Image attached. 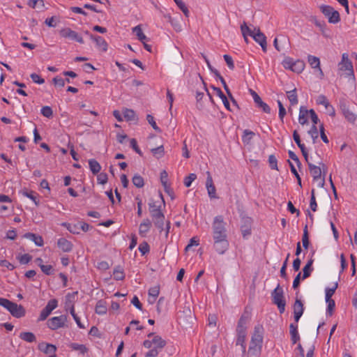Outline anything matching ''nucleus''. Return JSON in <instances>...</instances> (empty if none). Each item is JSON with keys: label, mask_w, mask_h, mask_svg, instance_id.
Wrapping results in <instances>:
<instances>
[{"label": "nucleus", "mask_w": 357, "mask_h": 357, "mask_svg": "<svg viewBox=\"0 0 357 357\" xmlns=\"http://www.w3.org/2000/svg\"><path fill=\"white\" fill-rule=\"evenodd\" d=\"M250 92L253 98V100H254L255 103L256 104V106L259 109H261L264 112H265L266 114H270V112H271L270 107L261 100V98L257 94V93L255 92L252 89H250Z\"/></svg>", "instance_id": "f8f14e48"}, {"label": "nucleus", "mask_w": 357, "mask_h": 357, "mask_svg": "<svg viewBox=\"0 0 357 357\" xmlns=\"http://www.w3.org/2000/svg\"><path fill=\"white\" fill-rule=\"evenodd\" d=\"M251 220L248 219L244 225L241 227V231L243 238H246L251 234Z\"/></svg>", "instance_id": "ea45409f"}, {"label": "nucleus", "mask_w": 357, "mask_h": 357, "mask_svg": "<svg viewBox=\"0 0 357 357\" xmlns=\"http://www.w3.org/2000/svg\"><path fill=\"white\" fill-rule=\"evenodd\" d=\"M298 326L295 324H291L289 326V332L291 335V340L292 343L296 344L300 339L298 333Z\"/></svg>", "instance_id": "c756f323"}, {"label": "nucleus", "mask_w": 357, "mask_h": 357, "mask_svg": "<svg viewBox=\"0 0 357 357\" xmlns=\"http://www.w3.org/2000/svg\"><path fill=\"white\" fill-rule=\"evenodd\" d=\"M310 207L311 210L314 212L317 211V204L316 202L315 198V190L314 189H312L311 191V197H310Z\"/></svg>", "instance_id": "6e6d98bb"}, {"label": "nucleus", "mask_w": 357, "mask_h": 357, "mask_svg": "<svg viewBox=\"0 0 357 357\" xmlns=\"http://www.w3.org/2000/svg\"><path fill=\"white\" fill-rule=\"evenodd\" d=\"M251 319V311L245 307L244 312L241 314L238 321V325L246 326L247 324L250 321Z\"/></svg>", "instance_id": "bb28decb"}, {"label": "nucleus", "mask_w": 357, "mask_h": 357, "mask_svg": "<svg viewBox=\"0 0 357 357\" xmlns=\"http://www.w3.org/2000/svg\"><path fill=\"white\" fill-rule=\"evenodd\" d=\"M89 38L96 43V47L102 52H107L108 44L106 40L100 36L89 34Z\"/></svg>", "instance_id": "2eb2a0df"}, {"label": "nucleus", "mask_w": 357, "mask_h": 357, "mask_svg": "<svg viewBox=\"0 0 357 357\" xmlns=\"http://www.w3.org/2000/svg\"><path fill=\"white\" fill-rule=\"evenodd\" d=\"M107 303L104 300H99L96 305L95 311L96 313L99 315H103L107 313Z\"/></svg>", "instance_id": "7c9ffc66"}, {"label": "nucleus", "mask_w": 357, "mask_h": 357, "mask_svg": "<svg viewBox=\"0 0 357 357\" xmlns=\"http://www.w3.org/2000/svg\"><path fill=\"white\" fill-rule=\"evenodd\" d=\"M273 303L278 307L279 312L282 314L285 310L286 302L284 298V291L282 288L278 284L276 288L271 294Z\"/></svg>", "instance_id": "423d86ee"}, {"label": "nucleus", "mask_w": 357, "mask_h": 357, "mask_svg": "<svg viewBox=\"0 0 357 357\" xmlns=\"http://www.w3.org/2000/svg\"><path fill=\"white\" fill-rule=\"evenodd\" d=\"M305 63L303 61L298 59L294 61L293 68H291V71L295 72L296 73H301L305 68Z\"/></svg>", "instance_id": "a19ab883"}, {"label": "nucleus", "mask_w": 357, "mask_h": 357, "mask_svg": "<svg viewBox=\"0 0 357 357\" xmlns=\"http://www.w3.org/2000/svg\"><path fill=\"white\" fill-rule=\"evenodd\" d=\"M132 32L136 35L138 40L141 41L142 43H144V41H148L149 39L146 36V35L143 33L142 29L140 25H137L132 29Z\"/></svg>", "instance_id": "f704fd0d"}, {"label": "nucleus", "mask_w": 357, "mask_h": 357, "mask_svg": "<svg viewBox=\"0 0 357 357\" xmlns=\"http://www.w3.org/2000/svg\"><path fill=\"white\" fill-rule=\"evenodd\" d=\"M19 337L29 343L36 342V337L32 332H22Z\"/></svg>", "instance_id": "473e14b6"}, {"label": "nucleus", "mask_w": 357, "mask_h": 357, "mask_svg": "<svg viewBox=\"0 0 357 357\" xmlns=\"http://www.w3.org/2000/svg\"><path fill=\"white\" fill-rule=\"evenodd\" d=\"M316 102L318 105H322L325 107L326 109H328L330 107L331 109V112L330 113V116H334L335 115V109L332 105H330L327 98L324 95H319Z\"/></svg>", "instance_id": "5701e85b"}, {"label": "nucleus", "mask_w": 357, "mask_h": 357, "mask_svg": "<svg viewBox=\"0 0 357 357\" xmlns=\"http://www.w3.org/2000/svg\"><path fill=\"white\" fill-rule=\"evenodd\" d=\"M107 174L105 172H101L97 176V181L98 184L104 185L107 183Z\"/></svg>", "instance_id": "e2e57ef3"}, {"label": "nucleus", "mask_w": 357, "mask_h": 357, "mask_svg": "<svg viewBox=\"0 0 357 357\" xmlns=\"http://www.w3.org/2000/svg\"><path fill=\"white\" fill-rule=\"evenodd\" d=\"M320 10L325 17H328V22L337 24L340 21V13L332 6L328 5H321Z\"/></svg>", "instance_id": "6e6552de"}, {"label": "nucleus", "mask_w": 357, "mask_h": 357, "mask_svg": "<svg viewBox=\"0 0 357 357\" xmlns=\"http://www.w3.org/2000/svg\"><path fill=\"white\" fill-rule=\"evenodd\" d=\"M153 344L155 345L153 348H157L158 350L163 349L167 344L166 341L159 335H155L153 338Z\"/></svg>", "instance_id": "58836bf2"}, {"label": "nucleus", "mask_w": 357, "mask_h": 357, "mask_svg": "<svg viewBox=\"0 0 357 357\" xmlns=\"http://www.w3.org/2000/svg\"><path fill=\"white\" fill-rule=\"evenodd\" d=\"M326 302L328 304L326 312L329 316H331L333 314V311L335 307V303L333 299L326 300Z\"/></svg>", "instance_id": "13d9d810"}, {"label": "nucleus", "mask_w": 357, "mask_h": 357, "mask_svg": "<svg viewBox=\"0 0 357 357\" xmlns=\"http://www.w3.org/2000/svg\"><path fill=\"white\" fill-rule=\"evenodd\" d=\"M159 293H160V289H159V287H158V286L151 287L149 290V296L153 297V301H155L156 299V298L158 296Z\"/></svg>", "instance_id": "0e129e2a"}, {"label": "nucleus", "mask_w": 357, "mask_h": 357, "mask_svg": "<svg viewBox=\"0 0 357 357\" xmlns=\"http://www.w3.org/2000/svg\"><path fill=\"white\" fill-rule=\"evenodd\" d=\"M197 178V175L195 174H190L188 176H186L185 178H184V185L185 187L187 188H189L191 184H192V182L194 181L195 179Z\"/></svg>", "instance_id": "052dcab7"}, {"label": "nucleus", "mask_w": 357, "mask_h": 357, "mask_svg": "<svg viewBox=\"0 0 357 357\" xmlns=\"http://www.w3.org/2000/svg\"><path fill=\"white\" fill-rule=\"evenodd\" d=\"M132 183L137 188H142L144 185V178L138 174L135 175L132 179Z\"/></svg>", "instance_id": "603ef678"}, {"label": "nucleus", "mask_w": 357, "mask_h": 357, "mask_svg": "<svg viewBox=\"0 0 357 357\" xmlns=\"http://www.w3.org/2000/svg\"><path fill=\"white\" fill-rule=\"evenodd\" d=\"M113 276L116 280H123L125 278L123 269L121 266H117L114 270Z\"/></svg>", "instance_id": "49530a36"}, {"label": "nucleus", "mask_w": 357, "mask_h": 357, "mask_svg": "<svg viewBox=\"0 0 357 357\" xmlns=\"http://www.w3.org/2000/svg\"><path fill=\"white\" fill-rule=\"evenodd\" d=\"M139 250L142 255H146L150 250L149 245L146 242H143L139 245Z\"/></svg>", "instance_id": "774afa93"}, {"label": "nucleus", "mask_w": 357, "mask_h": 357, "mask_svg": "<svg viewBox=\"0 0 357 357\" xmlns=\"http://www.w3.org/2000/svg\"><path fill=\"white\" fill-rule=\"evenodd\" d=\"M293 137L298 146L301 149L303 156H308V151L305 144L301 143L300 136L296 130L294 131Z\"/></svg>", "instance_id": "393cba45"}, {"label": "nucleus", "mask_w": 357, "mask_h": 357, "mask_svg": "<svg viewBox=\"0 0 357 357\" xmlns=\"http://www.w3.org/2000/svg\"><path fill=\"white\" fill-rule=\"evenodd\" d=\"M58 301L56 299H51L48 301L46 306L40 312V316L38 319V321L45 320L51 312L57 307Z\"/></svg>", "instance_id": "9b49d317"}, {"label": "nucleus", "mask_w": 357, "mask_h": 357, "mask_svg": "<svg viewBox=\"0 0 357 357\" xmlns=\"http://www.w3.org/2000/svg\"><path fill=\"white\" fill-rule=\"evenodd\" d=\"M149 149L153 155H164L165 151L162 144H160L156 147L151 145V142L149 143Z\"/></svg>", "instance_id": "c03bdc74"}, {"label": "nucleus", "mask_w": 357, "mask_h": 357, "mask_svg": "<svg viewBox=\"0 0 357 357\" xmlns=\"http://www.w3.org/2000/svg\"><path fill=\"white\" fill-rule=\"evenodd\" d=\"M304 158L308 164L310 174H312L314 180L320 179L323 174L321 186V187L324 186L325 176H326V174L327 172V167L326 166V165L323 162H319L318 163L319 165H316L312 164L310 161V160H309L310 158ZM312 158H310V159H312Z\"/></svg>", "instance_id": "39448f33"}, {"label": "nucleus", "mask_w": 357, "mask_h": 357, "mask_svg": "<svg viewBox=\"0 0 357 357\" xmlns=\"http://www.w3.org/2000/svg\"><path fill=\"white\" fill-rule=\"evenodd\" d=\"M338 71L340 73L344 72L345 77L354 76L352 62L349 60L347 53H343L342 55V60L338 63ZM340 75H343V74H340Z\"/></svg>", "instance_id": "0eeeda50"}, {"label": "nucleus", "mask_w": 357, "mask_h": 357, "mask_svg": "<svg viewBox=\"0 0 357 357\" xmlns=\"http://www.w3.org/2000/svg\"><path fill=\"white\" fill-rule=\"evenodd\" d=\"M241 31L244 39H246V36H249L252 38V36L256 32L255 29L252 31L245 22H243V24L241 25Z\"/></svg>", "instance_id": "4c0bfd02"}, {"label": "nucleus", "mask_w": 357, "mask_h": 357, "mask_svg": "<svg viewBox=\"0 0 357 357\" xmlns=\"http://www.w3.org/2000/svg\"><path fill=\"white\" fill-rule=\"evenodd\" d=\"M304 307L302 301L296 298L294 304V317L296 322H298L303 314Z\"/></svg>", "instance_id": "a211bd4d"}, {"label": "nucleus", "mask_w": 357, "mask_h": 357, "mask_svg": "<svg viewBox=\"0 0 357 357\" xmlns=\"http://www.w3.org/2000/svg\"><path fill=\"white\" fill-rule=\"evenodd\" d=\"M149 213L153 219L154 225L158 228L160 233L162 231H165V237L167 238L169 233L171 223L169 221L166 222V227L165 225V215L160 209V206H158L156 202L153 200H151L149 203Z\"/></svg>", "instance_id": "f257e3e1"}, {"label": "nucleus", "mask_w": 357, "mask_h": 357, "mask_svg": "<svg viewBox=\"0 0 357 357\" xmlns=\"http://www.w3.org/2000/svg\"><path fill=\"white\" fill-rule=\"evenodd\" d=\"M309 110L305 107H301L299 111L298 121L301 125H304L307 123Z\"/></svg>", "instance_id": "72a5a7b5"}, {"label": "nucleus", "mask_w": 357, "mask_h": 357, "mask_svg": "<svg viewBox=\"0 0 357 357\" xmlns=\"http://www.w3.org/2000/svg\"><path fill=\"white\" fill-rule=\"evenodd\" d=\"M337 287H338V282H335L333 284V286L332 287L326 288V290H325V292H326V300L332 299V296L335 294V290L337 289Z\"/></svg>", "instance_id": "09e8293b"}, {"label": "nucleus", "mask_w": 357, "mask_h": 357, "mask_svg": "<svg viewBox=\"0 0 357 357\" xmlns=\"http://www.w3.org/2000/svg\"><path fill=\"white\" fill-rule=\"evenodd\" d=\"M251 319V311L245 307L244 312L241 314L238 321V325L246 326L247 324L250 321Z\"/></svg>", "instance_id": "a878e982"}, {"label": "nucleus", "mask_w": 357, "mask_h": 357, "mask_svg": "<svg viewBox=\"0 0 357 357\" xmlns=\"http://www.w3.org/2000/svg\"><path fill=\"white\" fill-rule=\"evenodd\" d=\"M61 225L65 227L70 233L73 234H79V226L77 224L63 222L61 224Z\"/></svg>", "instance_id": "37998d69"}, {"label": "nucleus", "mask_w": 357, "mask_h": 357, "mask_svg": "<svg viewBox=\"0 0 357 357\" xmlns=\"http://www.w3.org/2000/svg\"><path fill=\"white\" fill-rule=\"evenodd\" d=\"M213 240L227 239L226 222L222 215H217L214 218L212 224Z\"/></svg>", "instance_id": "7ed1b4c3"}, {"label": "nucleus", "mask_w": 357, "mask_h": 357, "mask_svg": "<svg viewBox=\"0 0 357 357\" xmlns=\"http://www.w3.org/2000/svg\"><path fill=\"white\" fill-rule=\"evenodd\" d=\"M78 291H73L68 293L65 297V308L67 310V307L75 306L74 304L77 300Z\"/></svg>", "instance_id": "4be33fe9"}, {"label": "nucleus", "mask_w": 357, "mask_h": 357, "mask_svg": "<svg viewBox=\"0 0 357 357\" xmlns=\"http://www.w3.org/2000/svg\"><path fill=\"white\" fill-rule=\"evenodd\" d=\"M308 134L310 135L311 138L312 139L313 142H314V140L317 139L319 136L317 126L312 125V126L308 131Z\"/></svg>", "instance_id": "338daca9"}, {"label": "nucleus", "mask_w": 357, "mask_h": 357, "mask_svg": "<svg viewBox=\"0 0 357 357\" xmlns=\"http://www.w3.org/2000/svg\"><path fill=\"white\" fill-rule=\"evenodd\" d=\"M307 61L313 69L319 71L321 77H324V73L320 67V60L317 56L308 55Z\"/></svg>", "instance_id": "6ab92c4d"}, {"label": "nucleus", "mask_w": 357, "mask_h": 357, "mask_svg": "<svg viewBox=\"0 0 357 357\" xmlns=\"http://www.w3.org/2000/svg\"><path fill=\"white\" fill-rule=\"evenodd\" d=\"M207 178L206 181V187L208 191V195L211 199L218 198L216 196V189L213 182V178L209 172H206Z\"/></svg>", "instance_id": "f3484780"}, {"label": "nucleus", "mask_w": 357, "mask_h": 357, "mask_svg": "<svg viewBox=\"0 0 357 357\" xmlns=\"http://www.w3.org/2000/svg\"><path fill=\"white\" fill-rule=\"evenodd\" d=\"M40 113L47 118H51L53 116L52 109L50 106H44L41 108Z\"/></svg>", "instance_id": "4d7b16f0"}, {"label": "nucleus", "mask_w": 357, "mask_h": 357, "mask_svg": "<svg viewBox=\"0 0 357 357\" xmlns=\"http://www.w3.org/2000/svg\"><path fill=\"white\" fill-rule=\"evenodd\" d=\"M89 169H90L91 172L94 175L98 174L101 169V166H100V163L98 161H96L95 159H90L89 160Z\"/></svg>", "instance_id": "e433bc0d"}, {"label": "nucleus", "mask_w": 357, "mask_h": 357, "mask_svg": "<svg viewBox=\"0 0 357 357\" xmlns=\"http://www.w3.org/2000/svg\"><path fill=\"white\" fill-rule=\"evenodd\" d=\"M70 348H71L74 351H79L81 354H84L88 352L89 349L84 344H79L77 343H71L69 345Z\"/></svg>", "instance_id": "79ce46f5"}, {"label": "nucleus", "mask_w": 357, "mask_h": 357, "mask_svg": "<svg viewBox=\"0 0 357 357\" xmlns=\"http://www.w3.org/2000/svg\"><path fill=\"white\" fill-rule=\"evenodd\" d=\"M27 5L32 8H35L36 6L43 8L45 3L43 0H29Z\"/></svg>", "instance_id": "bf43d9fd"}, {"label": "nucleus", "mask_w": 357, "mask_h": 357, "mask_svg": "<svg viewBox=\"0 0 357 357\" xmlns=\"http://www.w3.org/2000/svg\"><path fill=\"white\" fill-rule=\"evenodd\" d=\"M214 75L215 76L216 78L219 79L220 81L221 82L222 86H223V88L225 90L228 96H230V89H229L225 79L222 77V76L220 75V73H219L218 70H215L214 71Z\"/></svg>", "instance_id": "8fccbe9b"}, {"label": "nucleus", "mask_w": 357, "mask_h": 357, "mask_svg": "<svg viewBox=\"0 0 357 357\" xmlns=\"http://www.w3.org/2000/svg\"><path fill=\"white\" fill-rule=\"evenodd\" d=\"M255 31L256 32L252 36V38L261 47L262 50L266 52L267 50L266 36L260 31L259 28H255Z\"/></svg>", "instance_id": "dca6fc26"}, {"label": "nucleus", "mask_w": 357, "mask_h": 357, "mask_svg": "<svg viewBox=\"0 0 357 357\" xmlns=\"http://www.w3.org/2000/svg\"><path fill=\"white\" fill-rule=\"evenodd\" d=\"M177 6L181 10L185 16L188 17L189 10L185 3L182 0H174Z\"/></svg>", "instance_id": "5fc2aeb1"}, {"label": "nucleus", "mask_w": 357, "mask_h": 357, "mask_svg": "<svg viewBox=\"0 0 357 357\" xmlns=\"http://www.w3.org/2000/svg\"><path fill=\"white\" fill-rule=\"evenodd\" d=\"M229 243L227 239L213 240V248L219 255H223L228 250Z\"/></svg>", "instance_id": "ddd939ff"}, {"label": "nucleus", "mask_w": 357, "mask_h": 357, "mask_svg": "<svg viewBox=\"0 0 357 357\" xmlns=\"http://www.w3.org/2000/svg\"><path fill=\"white\" fill-rule=\"evenodd\" d=\"M290 159L291 160L289 159L287 161L290 166L291 172L294 176L298 175L296 166H297L298 169L301 168V163L299 160V158H290Z\"/></svg>", "instance_id": "c85d7f7f"}, {"label": "nucleus", "mask_w": 357, "mask_h": 357, "mask_svg": "<svg viewBox=\"0 0 357 357\" xmlns=\"http://www.w3.org/2000/svg\"><path fill=\"white\" fill-rule=\"evenodd\" d=\"M24 237L26 238H28L32 241L34 242V243L37 245V246H43V244H44V241H43V239L42 238L41 236H39V235H37V234H35L33 233H30V232H28V233H26L24 235Z\"/></svg>", "instance_id": "b1692460"}, {"label": "nucleus", "mask_w": 357, "mask_h": 357, "mask_svg": "<svg viewBox=\"0 0 357 357\" xmlns=\"http://www.w3.org/2000/svg\"><path fill=\"white\" fill-rule=\"evenodd\" d=\"M294 61L291 57H286L283 61H282V66L286 69H289L291 70V68H293Z\"/></svg>", "instance_id": "680f3d73"}, {"label": "nucleus", "mask_w": 357, "mask_h": 357, "mask_svg": "<svg viewBox=\"0 0 357 357\" xmlns=\"http://www.w3.org/2000/svg\"><path fill=\"white\" fill-rule=\"evenodd\" d=\"M223 58H224L228 68L230 70H234L235 66H234V63L232 57L229 54H225L223 56Z\"/></svg>", "instance_id": "69168bd1"}, {"label": "nucleus", "mask_w": 357, "mask_h": 357, "mask_svg": "<svg viewBox=\"0 0 357 357\" xmlns=\"http://www.w3.org/2000/svg\"><path fill=\"white\" fill-rule=\"evenodd\" d=\"M67 320L68 317L66 315L63 314L59 317H54L47 320V325L50 329L55 331L64 327Z\"/></svg>", "instance_id": "9d476101"}, {"label": "nucleus", "mask_w": 357, "mask_h": 357, "mask_svg": "<svg viewBox=\"0 0 357 357\" xmlns=\"http://www.w3.org/2000/svg\"><path fill=\"white\" fill-rule=\"evenodd\" d=\"M0 305L5 307L15 318H21L25 316L26 310L21 305L10 301L4 298H0Z\"/></svg>", "instance_id": "20e7f679"}, {"label": "nucleus", "mask_w": 357, "mask_h": 357, "mask_svg": "<svg viewBox=\"0 0 357 357\" xmlns=\"http://www.w3.org/2000/svg\"><path fill=\"white\" fill-rule=\"evenodd\" d=\"M287 98L290 102L291 106L296 105L298 102V96L296 93V89H294L293 90L287 91Z\"/></svg>", "instance_id": "c9c22d12"}, {"label": "nucleus", "mask_w": 357, "mask_h": 357, "mask_svg": "<svg viewBox=\"0 0 357 357\" xmlns=\"http://www.w3.org/2000/svg\"><path fill=\"white\" fill-rule=\"evenodd\" d=\"M237 335H238V337L236 339V345H241V347L242 348V352H243V354H245V349H246V345L245 344L246 334Z\"/></svg>", "instance_id": "3c124183"}, {"label": "nucleus", "mask_w": 357, "mask_h": 357, "mask_svg": "<svg viewBox=\"0 0 357 357\" xmlns=\"http://www.w3.org/2000/svg\"><path fill=\"white\" fill-rule=\"evenodd\" d=\"M151 226V222L149 218L144 219L139 227V234L142 237H146Z\"/></svg>", "instance_id": "aec40b11"}, {"label": "nucleus", "mask_w": 357, "mask_h": 357, "mask_svg": "<svg viewBox=\"0 0 357 357\" xmlns=\"http://www.w3.org/2000/svg\"><path fill=\"white\" fill-rule=\"evenodd\" d=\"M341 109L344 117L349 122H354L356 121V115L351 111L349 110V107L346 105H341Z\"/></svg>", "instance_id": "2f4dec72"}, {"label": "nucleus", "mask_w": 357, "mask_h": 357, "mask_svg": "<svg viewBox=\"0 0 357 357\" xmlns=\"http://www.w3.org/2000/svg\"><path fill=\"white\" fill-rule=\"evenodd\" d=\"M264 328L262 325L255 326L254 333L248 351V357H259L261 354L263 343Z\"/></svg>", "instance_id": "f03ea898"}, {"label": "nucleus", "mask_w": 357, "mask_h": 357, "mask_svg": "<svg viewBox=\"0 0 357 357\" xmlns=\"http://www.w3.org/2000/svg\"><path fill=\"white\" fill-rule=\"evenodd\" d=\"M302 243H303V246L305 249L308 248L310 242H309V236H308L307 225H305L304 230H303V237H302Z\"/></svg>", "instance_id": "864d4df0"}, {"label": "nucleus", "mask_w": 357, "mask_h": 357, "mask_svg": "<svg viewBox=\"0 0 357 357\" xmlns=\"http://www.w3.org/2000/svg\"><path fill=\"white\" fill-rule=\"evenodd\" d=\"M255 135L254 132L249 130H245L242 136L243 142L245 144H250Z\"/></svg>", "instance_id": "a18cd8bd"}, {"label": "nucleus", "mask_w": 357, "mask_h": 357, "mask_svg": "<svg viewBox=\"0 0 357 357\" xmlns=\"http://www.w3.org/2000/svg\"><path fill=\"white\" fill-rule=\"evenodd\" d=\"M212 89H213L214 91H215L216 95L218 96H219L220 98L222 100V101L225 108L227 110L231 111L230 105H229V100H228L227 96L221 91V89L220 88L215 87V86H212Z\"/></svg>", "instance_id": "cd10ccee"}, {"label": "nucleus", "mask_w": 357, "mask_h": 357, "mask_svg": "<svg viewBox=\"0 0 357 357\" xmlns=\"http://www.w3.org/2000/svg\"><path fill=\"white\" fill-rule=\"evenodd\" d=\"M59 35L61 38H68L73 41H75L79 44H84V40L82 38V36L76 32L75 31H73L69 27H65L61 29L59 31Z\"/></svg>", "instance_id": "1a4fd4ad"}, {"label": "nucleus", "mask_w": 357, "mask_h": 357, "mask_svg": "<svg viewBox=\"0 0 357 357\" xmlns=\"http://www.w3.org/2000/svg\"><path fill=\"white\" fill-rule=\"evenodd\" d=\"M123 114L125 119L128 121L136 120L135 112L131 109H125Z\"/></svg>", "instance_id": "de8ad7c7"}, {"label": "nucleus", "mask_w": 357, "mask_h": 357, "mask_svg": "<svg viewBox=\"0 0 357 357\" xmlns=\"http://www.w3.org/2000/svg\"><path fill=\"white\" fill-rule=\"evenodd\" d=\"M58 247L65 252H69L73 250V243L65 238H61L57 241Z\"/></svg>", "instance_id": "412c9836"}, {"label": "nucleus", "mask_w": 357, "mask_h": 357, "mask_svg": "<svg viewBox=\"0 0 357 357\" xmlns=\"http://www.w3.org/2000/svg\"><path fill=\"white\" fill-rule=\"evenodd\" d=\"M38 349L45 354L49 355V357H56V347L52 344L46 342H40L38 346Z\"/></svg>", "instance_id": "4468645a"}]
</instances>
